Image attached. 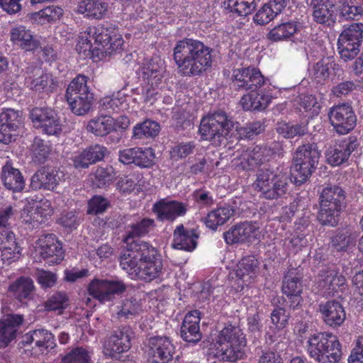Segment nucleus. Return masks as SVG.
<instances>
[{"label": "nucleus", "instance_id": "1", "mask_svg": "<svg viewBox=\"0 0 363 363\" xmlns=\"http://www.w3.org/2000/svg\"><path fill=\"white\" fill-rule=\"evenodd\" d=\"M122 35L108 22L89 26L79 33L76 51L83 58L94 59L111 55L122 49Z\"/></svg>", "mask_w": 363, "mask_h": 363}, {"label": "nucleus", "instance_id": "2", "mask_svg": "<svg viewBox=\"0 0 363 363\" xmlns=\"http://www.w3.org/2000/svg\"><path fill=\"white\" fill-rule=\"evenodd\" d=\"M233 86L237 89L250 90L240 99V104L245 111H262L271 103L269 79L262 75L255 67L235 69L232 74Z\"/></svg>", "mask_w": 363, "mask_h": 363}, {"label": "nucleus", "instance_id": "3", "mask_svg": "<svg viewBox=\"0 0 363 363\" xmlns=\"http://www.w3.org/2000/svg\"><path fill=\"white\" fill-rule=\"evenodd\" d=\"M213 48L201 40L186 38L177 42L173 57L178 72L184 77L200 76L213 65Z\"/></svg>", "mask_w": 363, "mask_h": 363}, {"label": "nucleus", "instance_id": "4", "mask_svg": "<svg viewBox=\"0 0 363 363\" xmlns=\"http://www.w3.org/2000/svg\"><path fill=\"white\" fill-rule=\"evenodd\" d=\"M247 340L242 330L226 324L218 332L209 348V354L220 362L235 363L245 357Z\"/></svg>", "mask_w": 363, "mask_h": 363}, {"label": "nucleus", "instance_id": "5", "mask_svg": "<svg viewBox=\"0 0 363 363\" xmlns=\"http://www.w3.org/2000/svg\"><path fill=\"white\" fill-rule=\"evenodd\" d=\"M289 177L282 169H271L262 168L256 173V179L252 184L253 189L259 192V196L268 200H277L288 193Z\"/></svg>", "mask_w": 363, "mask_h": 363}, {"label": "nucleus", "instance_id": "6", "mask_svg": "<svg viewBox=\"0 0 363 363\" xmlns=\"http://www.w3.org/2000/svg\"><path fill=\"white\" fill-rule=\"evenodd\" d=\"M307 352L318 363H338L342 355V345L332 333H317L308 338Z\"/></svg>", "mask_w": 363, "mask_h": 363}, {"label": "nucleus", "instance_id": "7", "mask_svg": "<svg viewBox=\"0 0 363 363\" xmlns=\"http://www.w3.org/2000/svg\"><path fill=\"white\" fill-rule=\"evenodd\" d=\"M164 72V61L157 57L145 60L140 67L138 74L143 80L142 95L145 102L152 104L156 101Z\"/></svg>", "mask_w": 363, "mask_h": 363}, {"label": "nucleus", "instance_id": "8", "mask_svg": "<svg viewBox=\"0 0 363 363\" xmlns=\"http://www.w3.org/2000/svg\"><path fill=\"white\" fill-rule=\"evenodd\" d=\"M320 153L315 143L299 146L294 156L291 175L296 185L304 183L315 169Z\"/></svg>", "mask_w": 363, "mask_h": 363}, {"label": "nucleus", "instance_id": "9", "mask_svg": "<svg viewBox=\"0 0 363 363\" xmlns=\"http://www.w3.org/2000/svg\"><path fill=\"white\" fill-rule=\"evenodd\" d=\"M125 245V250L120 257V266L123 270L133 272H160L161 260L159 255L152 257L147 252H142L139 247H129Z\"/></svg>", "mask_w": 363, "mask_h": 363}, {"label": "nucleus", "instance_id": "10", "mask_svg": "<svg viewBox=\"0 0 363 363\" xmlns=\"http://www.w3.org/2000/svg\"><path fill=\"white\" fill-rule=\"evenodd\" d=\"M345 192L340 186L325 188L320 195L319 220L324 225H335L341 211L345 208Z\"/></svg>", "mask_w": 363, "mask_h": 363}, {"label": "nucleus", "instance_id": "11", "mask_svg": "<svg viewBox=\"0 0 363 363\" xmlns=\"http://www.w3.org/2000/svg\"><path fill=\"white\" fill-rule=\"evenodd\" d=\"M233 127V121L225 112L219 111L203 117L199 130L203 140L218 145L228 135Z\"/></svg>", "mask_w": 363, "mask_h": 363}, {"label": "nucleus", "instance_id": "12", "mask_svg": "<svg viewBox=\"0 0 363 363\" xmlns=\"http://www.w3.org/2000/svg\"><path fill=\"white\" fill-rule=\"evenodd\" d=\"M363 39V23H354L339 35L337 46L340 57L345 60L354 59L359 52Z\"/></svg>", "mask_w": 363, "mask_h": 363}, {"label": "nucleus", "instance_id": "13", "mask_svg": "<svg viewBox=\"0 0 363 363\" xmlns=\"http://www.w3.org/2000/svg\"><path fill=\"white\" fill-rule=\"evenodd\" d=\"M30 118L33 127L46 135L58 136L62 131L60 116L50 108H33Z\"/></svg>", "mask_w": 363, "mask_h": 363}, {"label": "nucleus", "instance_id": "14", "mask_svg": "<svg viewBox=\"0 0 363 363\" xmlns=\"http://www.w3.org/2000/svg\"><path fill=\"white\" fill-rule=\"evenodd\" d=\"M328 115L331 125L338 134H347L356 125L357 116L349 103L333 106L330 108Z\"/></svg>", "mask_w": 363, "mask_h": 363}, {"label": "nucleus", "instance_id": "15", "mask_svg": "<svg viewBox=\"0 0 363 363\" xmlns=\"http://www.w3.org/2000/svg\"><path fill=\"white\" fill-rule=\"evenodd\" d=\"M261 231L256 223L244 221L233 225L224 233V239L227 244L253 243L259 240Z\"/></svg>", "mask_w": 363, "mask_h": 363}, {"label": "nucleus", "instance_id": "16", "mask_svg": "<svg viewBox=\"0 0 363 363\" xmlns=\"http://www.w3.org/2000/svg\"><path fill=\"white\" fill-rule=\"evenodd\" d=\"M154 225V220L150 218H143L140 222L133 224L130 229L128 231L127 235L123 238L125 245H128L129 247H139L140 251L147 252L152 257L157 255V250L150 243L141 241L137 238L147 235L150 228Z\"/></svg>", "mask_w": 363, "mask_h": 363}, {"label": "nucleus", "instance_id": "17", "mask_svg": "<svg viewBox=\"0 0 363 363\" xmlns=\"http://www.w3.org/2000/svg\"><path fill=\"white\" fill-rule=\"evenodd\" d=\"M175 347L167 336H154L148 340L147 355L152 363H168L173 358Z\"/></svg>", "mask_w": 363, "mask_h": 363}, {"label": "nucleus", "instance_id": "18", "mask_svg": "<svg viewBox=\"0 0 363 363\" xmlns=\"http://www.w3.org/2000/svg\"><path fill=\"white\" fill-rule=\"evenodd\" d=\"M359 145L358 139L354 136L335 143L325 152L327 162L333 167L340 166L347 162L351 153Z\"/></svg>", "mask_w": 363, "mask_h": 363}, {"label": "nucleus", "instance_id": "19", "mask_svg": "<svg viewBox=\"0 0 363 363\" xmlns=\"http://www.w3.org/2000/svg\"><path fill=\"white\" fill-rule=\"evenodd\" d=\"M37 250L48 265L59 264L64 259L62 244L53 234L42 235L37 242Z\"/></svg>", "mask_w": 363, "mask_h": 363}, {"label": "nucleus", "instance_id": "20", "mask_svg": "<svg viewBox=\"0 0 363 363\" xmlns=\"http://www.w3.org/2000/svg\"><path fill=\"white\" fill-rule=\"evenodd\" d=\"M133 332L130 327L124 326L115 331L104 343V353L106 356L116 357L127 352L131 347Z\"/></svg>", "mask_w": 363, "mask_h": 363}, {"label": "nucleus", "instance_id": "21", "mask_svg": "<svg viewBox=\"0 0 363 363\" xmlns=\"http://www.w3.org/2000/svg\"><path fill=\"white\" fill-rule=\"evenodd\" d=\"M119 161L134 164L141 168H150L155 164V151L152 147H132L119 151Z\"/></svg>", "mask_w": 363, "mask_h": 363}, {"label": "nucleus", "instance_id": "22", "mask_svg": "<svg viewBox=\"0 0 363 363\" xmlns=\"http://www.w3.org/2000/svg\"><path fill=\"white\" fill-rule=\"evenodd\" d=\"M52 213L53 208L49 200L42 199L36 201L31 199L27 201L21 213V218L24 222L35 226L45 222Z\"/></svg>", "mask_w": 363, "mask_h": 363}, {"label": "nucleus", "instance_id": "23", "mask_svg": "<svg viewBox=\"0 0 363 363\" xmlns=\"http://www.w3.org/2000/svg\"><path fill=\"white\" fill-rule=\"evenodd\" d=\"M125 289L124 284L119 281L94 279L89 287V295L101 303L111 301L115 295L123 293Z\"/></svg>", "mask_w": 363, "mask_h": 363}, {"label": "nucleus", "instance_id": "24", "mask_svg": "<svg viewBox=\"0 0 363 363\" xmlns=\"http://www.w3.org/2000/svg\"><path fill=\"white\" fill-rule=\"evenodd\" d=\"M25 344H34L36 354H48L55 353L57 345L55 337L49 330L38 329L26 333L23 336Z\"/></svg>", "mask_w": 363, "mask_h": 363}, {"label": "nucleus", "instance_id": "25", "mask_svg": "<svg viewBox=\"0 0 363 363\" xmlns=\"http://www.w3.org/2000/svg\"><path fill=\"white\" fill-rule=\"evenodd\" d=\"M22 114L13 108H5L0 113V143L8 144L14 132L22 123Z\"/></svg>", "mask_w": 363, "mask_h": 363}, {"label": "nucleus", "instance_id": "26", "mask_svg": "<svg viewBox=\"0 0 363 363\" xmlns=\"http://www.w3.org/2000/svg\"><path fill=\"white\" fill-rule=\"evenodd\" d=\"M152 211L160 220L173 221L186 214L187 206L182 202L162 199L153 205Z\"/></svg>", "mask_w": 363, "mask_h": 363}, {"label": "nucleus", "instance_id": "27", "mask_svg": "<svg viewBox=\"0 0 363 363\" xmlns=\"http://www.w3.org/2000/svg\"><path fill=\"white\" fill-rule=\"evenodd\" d=\"M269 150L266 147L255 146L252 150L243 151L240 157L234 158V164L243 170H251L268 160Z\"/></svg>", "mask_w": 363, "mask_h": 363}, {"label": "nucleus", "instance_id": "28", "mask_svg": "<svg viewBox=\"0 0 363 363\" xmlns=\"http://www.w3.org/2000/svg\"><path fill=\"white\" fill-rule=\"evenodd\" d=\"M108 4L104 0H80L75 12L89 20H101L107 16Z\"/></svg>", "mask_w": 363, "mask_h": 363}, {"label": "nucleus", "instance_id": "29", "mask_svg": "<svg viewBox=\"0 0 363 363\" xmlns=\"http://www.w3.org/2000/svg\"><path fill=\"white\" fill-rule=\"evenodd\" d=\"M319 312L323 322L332 328L342 325L346 319L343 306L336 301H330L320 304Z\"/></svg>", "mask_w": 363, "mask_h": 363}, {"label": "nucleus", "instance_id": "30", "mask_svg": "<svg viewBox=\"0 0 363 363\" xmlns=\"http://www.w3.org/2000/svg\"><path fill=\"white\" fill-rule=\"evenodd\" d=\"M106 152V147L96 144L74 153L72 160L76 168H87L90 164L103 160Z\"/></svg>", "mask_w": 363, "mask_h": 363}, {"label": "nucleus", "instance_id": "31", "mask_svg": "<svg viewBox=\"0 0 363 363\" xmlns=\"http://www.w3.org/2000/svg\"><path fill=\"white\" fill-rule=\"evenodd\" d=\"M10 39L13 45L26 51H33L40 45L38 36L22 25L12 28L10 31Z\"/></svg>", "mask_w": 363, "mask_h": 363}, {"label": "nucleus", "instance_id": "32", "mask_svg": "<svg viewBox=\"0 0 363 363\" xmlns=\"http://www.w3.org/2000/svg\"><path fill=\"white\" fill-rule=\"evenodd\" d=\"M313 8V20L320 24L330 25L336 19L334 10L336 0H308Z\"/></svg>", "mask_w": 363, "mask_h": 363}, {"label": "nucleus", "instance_id": "33", "mask_svg": "<svg viewBox=\"0 0 363 363\" xmlns=\"http://www.w3.org/2000/svg\"><path fill=\"white\" fill-rule=\"evenodd\" d=\"M65 180L62 172L56 169H43L38 171L31 178V184L35 189L53 190Z\"/></svg>", "mask_w": 363, "mask_h": 363}, {"label": "nucleus", "instance_id": "34", "mask_svg": "<svg viewBox=\"0 0 363 363\" xmlns=\"http://www.w3.org/2000/svg\"><path fill=\"white\" fill-rule=\"evenodd\" d=\"M200 320L199 311H190L185 315L181 327V336L184 341L196 343L201 340L202 334L199 327Z\"/></svg>", "mask_w": 363, "mask_h": 363}, {"label": "nucleus", "instance_id": "35", "mask_svg": "<svg viewBox=\"0 0 363 363\" xmlns=\"http://www.w3.org/2000/svg\"><path fill=\"white\" fill-rule=\"evenodd\" d=\"M28 73L25 83L30 89L51 92L57 86L52 76L39 67H35L30 73L28 72Z\"/></svg>", "mask_w": 363, "mask_h": 363}, {"label": "nucleus", "instance_id": "36", "mask_svg": "<svg viewBox=\"0 0 363 363\" xmlns=\"http://www.w3.org/2000/svg\"><path fill=\"white\" fill-rule=\"evenodd\" d=\"M198 238L199 233L196 229L179 225L174 231L172 246L175 249L191 252L196 247Z\"/></svg>", "mask_w": 363, "mask_h": 363}, {"label": "nucleus", "instance_id": "37", "mask_svg": "<svg viewBox=\"0 0 363 363\" xmlns=\"http://www.w3.org/2000/svg\"><path fill=\"white\" fill-rule=\"evenodd\" d=\"M20 315L9 314L0 320V348L6 347L16 337L17 329L23 323Z\"/></svg>", "mask_w": 363, "mask_h": 363}, {"label": "nucleus", "instance_id": "38", "mask_svg": "<svg viewBox=\"0 0 363 363\" xmlns=\"http://www.w3.org/2000/svg\"><path fill=\"white\" fill-rule=\"evenodd\" d=\"M286 4L285 0H271L264 4L253 17L254 22L259 25H264L272 21L281 13Z\"/></svg>", "mask_w": 363, "mask_h": 363}, {"label": "nucleus", "instance_id": "39", "mask_svg": "<svg viewBox=\"0 0 363 363\" xmlns=\"http://www.w3.org/2000/svg\"><path fill=\"white\" fill-rule=\"evenodd\" d=\"M0 252L4 262L9 264L19 258L21 248L16 242L13 233H6L1 235V238H0Z\"/></svg>", "mask_w": 363, "mask_h": 363}, {"label": "nucleus", "instance_id": "40", "mask_svg": "<svg viewBox=\"0 0 363 363\" xmlns=\"http://www.w3.org/2000/svg\"><path fill=\"white\" fill-rule=\"evenodd\" d=\"M160 131V125L157 122L146 119L133 126L131 138L140 141L153 139L158 135Z\"/></svg>", "mask_w": 363, "mask_h": 363}, {"label": "nucleus", "instance_id": "41", "mask_svg": "<svg viewBox=\"0 0 363 363\" xmlns=\"http://www.w3.org/2000/svg\"><path fill=\"white\" fill-rule=\"evenodd\" d=\"M9 291L19 302L27 303L33 298V282L28 277H21L10 286Z\"/></svg>", "mask_w": 363, "mask_h": 363}, {"label": "nucleus", "instance_id": "42", "mask_svg": "<svg viewBox=\"0 0 363 363\" xmlns=\"http://www.w3.org/2000/svg\"><path fill=\"white\" fill-rule=\"evenodd\" d=\"M340 67L329 58L323 59L313 65L311 70V77L318 83H323L333 73L337 74Z\"/></svg>", "mask_w": 363, "mask_h": 363}, {"label": "nucleus", "instance_id": "43", "mask_svg": "<svg viewBox=\"0 0 363 363\" xmlns=\"http://www.w3.org/2000/svg\"><path fill=\"white\" fill-rule=\"evenodd\" d=\"M1 179L7 189L21 191L24 187V179L21 173L9 162L2 167Z\"/></svg>", "mask_w": 363, "mask_h": 363}, {"label": "nucleus", "instance_id": "44", "mask_svg": "<svg viewBox=\"0 0 363 363\" xmlns=\"http://www.w3.org/2000/svg\"><path fill=\"white\" fill-rule=\"evenodd\" d=\"M113 118L101 115L91 118L86 125L88 132L95 136L104 137L113 131Z\"/></svg>", "mask_w": 363, "mask_h": 363}, {"label": "nucleus", "instance_id": "45", "mask_svg": "<svg viewBox=\"0 0 363 363\" xmlns=\"http://www.w3.org/2000/svg\"><path fill=\"white\" fill-rule=\"evenodd\" d=\"M357 237L356 231H338L332 239V246L338 252H348L355 247Z\"/></svg>", "mask_w": 363, "mask_h": 363}, {"label": "nucleus", "instance_id": "46", "mask_svg": "<svg viewBox=\"0 0 363 363\" xmlns=\"http://www.w3.org/2000/svg\"><path fill=\"white\" fill-rule=\"evenodd\" d=\"M234 210L230 206L219 207L209 212L205 218V224L211 230H216L233 215Z\"/></svg>", "mask_w": 363, "mask_h": 363}, {"label": "nucleus", "instance_id": "47", "mask_svg": "<svg viewBox=\"0 0 363 363\" xmlns=\"http://www.w3.org/2000/svg\"><path fill=\"white\" fill-rule=\"evenodd\" d=\"M66 99L73 113L77 116H84L88 113L91 108L94 94L91 92L81 96L75 95Z\"/></svg>", "mask_w": 363, "mask_h": 363}, {"label": "nucleus", "instance_id": "48", "mask_svg": "<svg viewBox=\"0 0 363 363\" xmlns=\"http://www.w3.org/2000/svg\"><path fill=\"white\" fill-rule=\"evenodd\" d=\"M295 21L281 23L270 30L267 38L273 42L289 40L297 31Z\"/></svg>", "mask_w": 363, "mask_h": 363}, {"label": "nucleus", "instance_id": "49", "mask_svg": "<svg viewBox=\"0 0 363 363\" xmlns=\"http://www.w3.org/2000/svg\"><path fill=\"white\" fill-rule=\"evenodd\" d=\"M223 6L230 13L246 16L255 10L256 4L255 0H225Z\"/></svg>", "mask_w": 363, "mask_h": 363}, {"label": "nucleus", "instance_id": "50", "mask_svg": "<svg viewBox=\"0 0 363 363\" xmlns=\"http://www.w3.org/2000/svg\"><path fill=\"white\" fill-rule=\"evenodd\" d=\"M101 106L108 112H118L128 108L126 98L118 92L112 96H106L101 100Z\"/></svg>", "mask_w": 363, "mask_h": 363}, {"label": "nucleus", "instance_id": "51", "mask_svg": "<svg viewBox=\"0 0 363 363\" xmlns=\"http://www.w3.org/2000/svg\"><path fill=\"white\" fill-rule=\"evenodd\" d=\"M87 77L82 74L77 75L67 86L65 95L66 98L91 93L90 89L87 86Z\"/></svg>", "mask_w": 363, "mask_h": 363}, {"label": "nucleus", "instance_id": "52", "mask_svg": "<svg viewBox=\"0 0 363 363\" xmlns=\"http://www.w3.org/2000/svg\"><path fill=\"white\" fill-rule=\"evenodd\" d=\"M277 133L285 138L305 135L308 132L306 124H291L284 122L279 123L277 126Z\"/></svg>", "mask_w": 363, "mask_h": 363}, {"label": "nucleus", "instance_id": "53", "mask_svg": "<svg viewBox=\"0 0 363 363\" xmlns=\"http://www.w3.org/2000/svg\"><path fill=\"white\" fill-rule=\"evenodd\" d=\"M62 14L63 10L62 8L52 5L35 13L33 18L38 21L40 23L44 24L60 19Z\"/></svg>", "mask_w": 363, "mask_h": 363}, {"label": "nucleus", "instance_id": "54", "mask_svg": "<svg viewBox=\"0 0 363 363\" xmlns=\"http://www.w3.org/2000/svg\"><path fill=\"white\" fill-rule=\"evenodd\" d=\"M91 354L87 349L77 347L62 359L61 363H89Z\"/></svg>", "mask_w": 363, "mask_h": 363}, {"label": "nucleus", "instance_id": "55", "mask_svg": "<svg viewBox=\"0 0 363 363\" xmlns=\"http://www.w3.org/2000/svg\"><path fill=\"white\" fill-rule=\"evenodd\" d=\"M282 291L287 296L301 294L302 283L301 279L295 274H287L283 281Z\"/></svg>", "mask_w": 363, "mask_h": 363}, {"label": "nucleus", "instance_id": "56", "mask_svg": "<svg viewBox=\"0 0 363 363\" xmlns=\"http://www.w3.org/2000/svg\"><path fill=\"white\" fill-rule=\"evenodd\" d=\"M299 105L301 110L309 113L311 116H317L322 107L321 103L312 94L301 96Z\"/></svg>", "mask_w": 363, "mask_h": 363}, {"label": "nucleus", "instance_id": "57", "mask_svg": "<svg viewBox=\"0 0 363 363\" xmlns=\"http://www.w3.org/2000/svg\"><path fill=\"white\" fill-rule=\"evenodd\" d=\"M339 9L340 16L347 20L354 19L363 13L362 6L353 5L352 1L348 0H340Z\"/></svg>", "mask_w": 363, "mask_h": 363}, {"label": "nucleus", "instance_id": "58", "mask_svg": "<svg viewBox=\"0 0 363 363\" xmlns=\"http://www.w3.org/2000/svg\"><path fill=\"white\" fill-rule=\"evenodd\" d=\"M140 311L141 306L140 303L135 298H130L122 303L118 315L119 317L131 318L138 315Z\"/></svg>", "mask_w": 363, "mask_h": 363}, {"label": "nucleus", "instance_id": "59", "mask_svg": "<svg viewBox=\"0 0 363 363\" xmlns=\"http://www.w3.org/2000/svg\"><path fill=\"white\" fill-rule=\"evenodd\" d=\"M68 298L64 293L58 292L52 295L45 303L48 311H58L59 313L67 306Z\"/></svg>", "mask_w": 363, "mask_h": 363}, {"label": "nucleus", "instance_id": "60", "mask_svg": "<svg viewBox=\"0 0 363 363\" xmlns=\"http://www.w3.org/2000/svg\"><path fill=\"white\" fill-rule=\"evenodd\" d=\"M94 176V184L99 188L104 187L108 184L114 179L113 170L111 167H98Z\"/></svg>", "mask_w": 363, "mask_h": 363}, {"label": "nucleus", "instance_id": "61", "mask_svg": "<svg viewBox=\"0 0 363 363\" xmlns=\"http://www.w3.org/2000/svg\"><path fill=\"white\" fill-rule=\"evenodd\" d=\"M15 213L11 206H8L0 208V238L6 233H13L10 230L9 220Z\"/></svg>", "mask_w": 363, "mask_h": 363}, {"label": "nucleus", "instance_id": "62", "mask_svg": "<svg viewBox=\"0 0 363 363\" xmlns=\"http://www.w3.org/2000/svg\"><path fill=\"white\" fill-rule=\"evenodd\" d=\"M260 262L253 255L242 257L237 264V272H255L259 269Z\"/></svg>", "mask_w": 363, "mask_h": 363}, {"label": "nucleus", "instance_id": "63", "mask_svg": "<svg viewBox=\"0 0 363 363\" xmlns=\"http://www.w3.org/2000/svg\"><path fill=\"white\" fill-rule=\"evenodd\" d=\"M194 147L195 145L193 142L179 143L172 149L171 157L175 160L185 158L193 152Z\"/></svg>", "mask_w": 363, "mask_h": 363}, {"label": "nucleus", "instance_id": "64", "mask_svg": "<svg viewBox=\"0 0 363 363\" xmlns=\"http://www.w3.org/2000/svg\"><path fill=\"white\" fill-rule=\"evenodd\" d=\"M289 318V315L283 308H275L271 314L272 323L278 330H280L286 326Z\"/></svg>", "mask_w": 363, "mask_h": 363}]
</instances>
